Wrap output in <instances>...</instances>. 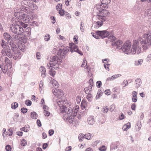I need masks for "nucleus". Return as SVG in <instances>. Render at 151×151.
Masks as SVG:
<instances>
[{
    "instance_id": "obj_1",
    "label": "nucleus",
    "mask_w": 151,
    "mask_h": 151,
    "mask_svg": "<svg viewBox=\"0 0 151 151\" xmlns=\"http://www.w3.org/2000/svg\"><path fill=\"white\" fill-rule=\"evenodd\" d=\"M79 108V106L76 105L74 110L70 107L68 108V111L65 116H66V119L69 120V122L71 123L75 120Z\"/></svg>"
},
{
    "instance_id": "obj_2",
    "label": "nucleus",
    "mask_w": 151,
    "mask_h": 151,
    "mask_svg": "<svg viewBox=\"0 0 151 151\" xmlns=\"http://www.w3.org/2000/svg\"><path fill=\"white\" fill-rule=\"evenodd\" d=\"M141 51L140 42L138 40H134L132 47V54L137 53L138 54L141 52Z\"/></svg>"
},
{
    "instance_id": "obj_3",
    "label": "nucleus",
    "mask_w": 151,
    "mask_h": 151,
    "mask_svg": "<svg viewBox=\"0 0 151 151\" xmlns=\"http://www.w3.org/2000/svg\"><path fill=\"white\" fill-rule=\"evenodd\" d=\"M10 28L13 32L18 35H21L23 32H28V30H27V29H24L22 27L17 24H12L10 25Z\"/></svg>"
},
{
    "instance_id": "obj_4",
    "label": "nucleus",
    "mask_w": 151,
    "mask_h": 151,
    "mask_svg": "<svg viewBox=\"0 0 151 151\" xmlns=\"http://www.w3.org/2000/svg\"><path fill=\"white\" fill-rule=\"evenodd\" d=\"M131 43L129 40L126 41L122 46L121 47V49L123 52L126 54H128L131 53L132 54V49H131Z\"/></svg>"
},
{
    "instance_id": "obj_5",
    "label": "nucleus",
    "mask_w": 151,
    "mask_h": 151,
    "mask_svg": "<svg viewBox=\"0 0 151 151\" xmlns=\"http://www.w3.org/2000/svg\"><path fill=\"white\" fill-rule=\"evenodd\" d=\"M91 34L92 36L96 39H99L100 37L101 38H104L106 37L109 35V33L106 30L100 31H97L96 32V33H92Z\"/></svg>"
},
{
    "instance_id": "obj_6",
    "label": "nucleus",
    "mask_w": 151,
    "mask_h": 151,
    "mask_svg": "<svg viewBox=\"0 0 151 151\" xmlns=\"http://www.w3.org/2000/svg\"><path fill=\"white\" fill-rule=\"evenodd\" d=\"M51 59L52 61H50L49 63L47 64V67L48 68L53 67L55 69H57L58 66V57L56 56H54L52 57Z\"/></svg>"
},
{
    "instance_id": "obj_7",
    "label": "nucleus",
    "mask_w": 151,
    "mask_h": 151,
    "mask_svg": "<svg viewBox=\"0 0 151 151\" xmlns=\"http://www.w3.org/2000/svg\"><path fill=\"white\" fill-rule=\"evenodd\" d=\"M12 49L14 52L13 54H12V56L14 59L16 60L18 58H20V56L22 55V52L20 51L18 49V48L16 47V46L13 45L12 47Z\"/></svg>"
},
{
    "instance_id": "obj_8",
    "label": "nucleus",
    "mask_w": 151,
    "mask_h": 151,
    "mask_svg": "<svg viewBox=\"0 0 151 151\" xmlns=\"http://www.w3.org/2000/svg\"><path fill=\"white\" fill-rule=\"evenodd\" d=\"M109 13L108 11L106 10H104L102 11H99L96 15V17L97 18H100L101 19H106V16L109 15Z\"/></svg>"
},
{
    "instance_id": "obj_9",
    "label": "nucleus",
    "mask_w": 151,
    "mask_h": 151,
    "mask_svg": "<svg viewBox=\"0 0 151 151\" xmlns=\"http://www.w3.org/2000/svg\"><path fill=\"white\" fill-rule=\"evenodd\" d=\"M69 45V51H70L71 52H73L74 51L77 52L81 55H83V52L79 50L78 47L73 42L70 43Z\"/></svg>"
},
{
    "instance_id": "obj_10",
    "label": "nucleus",
    "mask_w": 151,
    "mask_h": 151,
    "mask_svg": "<svg viewBox=\"0 0 151 151\" xmlns=\"http://www.w3.org/2000/svg\"><path fill=\"white\" fill-rule=\"evenodd\" d=\"M69 50V48L68 47H64L63 49H60L58 51V54L61 57L63 58Z\"/></svg>"
},
{
    "instance_id": "obj_11",
    "label": "nucleus",
    "mask_w": 151,
    "mask_h": 151,
    "mask_svg": "<svg viewBox=\"0 0 151 151\" xmlns=\"http://www.w3.org/2000/svg\"><path fill=\"white\" fill-rule=\"evenodd\" d=\"M96 18V21L93 23V26L95 28L98 29L103 25L104 22L105 20L104 19H102L100 18Z\"/></svg>"
},
{
    "instance_id": "obj_12",
    "label": "nucleus",
    "mask_w": 151,
    "mask_h": 151,
    "mask_svg": "<svg viewBox=\"0 0 151 151\" xmlns=\"http://www.w3.org/2000/svg\"><path fill=\"white\" fill-rule=\"evenodd\" d=\"M14 15L17 18L20 20L23 19L25 23L27 22L26 19H25V15L23 12L21 11L19 12H15L14 14Z\"/></svg>"
},
{
    "instance_id": "obj_13",
    "label": "nucleus",
    "mask_w": 151,
    "mask_h": 151,
    "mask_svg": "<svg viewBox=\"0 0 151 151\" xmlns=\"http://www.w3.org/2000/svg\"><path fill=\"white\" fill-rule=\"evenodd\" d=\"M9 48V47H6L5 48L2 50L1 52L4 56L6 55L9 58H11L12 56V53L11 52V50Z\"/></svg>"
},
{
    "instance_id": "obj_14",
    "label": "nucleus",
    "mask_w": 151,
    "mask_h": 151,
    "mask_svg": "<svg viewBox=\"0 0 151 151\" xmlns=\"http://www.w3.org/2000/svg\"><path fill=\"white\" fill-rule=\"evenodd\" d=\"M52 92L56 97H61L63 95V91L60 89L55 88L52 90Z\"/></svg>"
},
{
    "instance_id": "obj_15",
    "label": "nucleus",
    "mask_w": 151,
    "mask_h": 151,
    "mask_svg": "<svg viewBox=\"0 0 151 151\" xmlns=\"http://www.w3.org/2000/svg\"><path fill=\"white\" fill-rule=\"evenodd\" d=\"M57 102L59 107L66 105V104H69L67 103V100L63 98L57 99Z\"/></svg>"
},
{
    "instance_id": "obj_16",
    "label": "nucleus",
    "mask_w": 151,
    "mask_h": 151,
    "mask_svg": "<svg viewBox=\"0 0 151 151\" xmlns=\"http://www.w3.org/2000/svg\"><path fill=\"white\" fill-rule=\"evenodd\" d=\"M141 44L143 50H147L148 47L151 46V44L148 43V42L145 40H143L141 42Z\"/></svg>"
},
{
    "instance_id": "obj_17",
    "label": "nucleus",
    "mask_w": 151,
    "mask_h": 151,
    "mask_svg": "<svg viewBox=\"0 0 151 151\" xmlns=\"http://www.w3.org/2000/svg\"><path fill=\"white\" fill-rule=\"evenodd\" d=\"M7 66L5 63H2L1 65L0 64V74L3 72L4 73H6L7 70Z\"/></svg>"
},
{
    "instance_id": "obj_18",
    "label": "nucleus",
    "mask_w": 151,
    "mask_h": 151,
    "mask_svg": "<svg viewBox=\"0 0 151 151\" xmlns=\"http://www.w3.org/2000/svg\"><path fill=\"white\" fill-rule=\"evenodd\" d=\"M143 37L144 40L147 42L148 43L151 45V33L144 34Z\"/></svg>"
},
{
    "instance_id": "obj_19",
    "label": "nucleus",
    "mask_w": 151,
    "mask_h": 151,
    "mask_svg": "<svg viewBox=\"0 0 151 151\" xmlns=\"http://www.w3.org/2000/svg\"><path fill=\"white\" fill-rule=\"evenodd\" d=\"M70 106L69 104H66V105L62 106L60 107V111L61 113H67L68 111L67 108Z\"/></svg>"
},
{
    "instance_id": "obj_20",
    "label": "nucleus",
    "mask_w": 151,
    "mask_h": 151,
    "mask_svg": "<svg viewBox=\"0 0 151 151\" xmlns=\"http://www.w3.org/2000/svg\"><path fill=\"white\" fill-rule=\"evenodd\" d=\"M18 49L21 52H24L26 50V47L25 45L21 42L17 44Z\"/></svg>"
},
{
    "instance_id": "obj_21",
    "label": "nucleus",
    "mask_w": 151,
    "mask_h": 151,
    "mask_svg": "<svg viewBox=\"0 0 151 151\" xmlns=\"http://www.w3.org/2000/svg\"><path fill=\"white\" fill-rule=\"evenodd\" d=\"M41 76L42 77L44 78L46 76V72L45 68L43 66H41L39 68Z\"/></svg>"
},
{
    "instance_id": "obj_22",
    "label": "nucleus",
    "mask_w": 151,
    "mask_h": 151,
    "mask_svg": "<svg viewBox=\"0 0 151 151\" xmlns=\"http://www.w3.org/2000/svg\"><path fill=\"white\" fill-rule=\"evenodd\" d=\"M123 43V41L121 40H118L112 43L113 46H116V48L120 47Z\"/></svg>"
},
{
    "instance_id": "obj_23",
    "label": "nucleus",
    "mask_w": 151,
    "mask_h": 151,
    "mask_svg": "<svg viewBox=\"0 0 151 151\" xmlns=\"http://www.w3.org/2000/svg\"><path fill=\"white\" fill-rule=\"evenodd\" d=\"M106 6V5L102 3V4H96V7L98 10L99 11H101L104 10Z\"/></svg>"
},
{
    "instance_id": "obj_24",
    "label": "nucleus",
    "mask_w": 151,
    "mask_h": 151,
    "mask_svg": "<svg viewBox=\"0 0 151 151\" xmlns=\"http://www.w3.org/2000/svg\"><path fill=\"white\" fill-rule=\"evenodd\" d=\"M3 35L6 40H7L8 42H9V41H12V37L8 33L5 32L4 34Z\"/></svg>"
},
{
    "instance_id": "obj_25",
    "label": "nucleus",
    "mask_w": 151,
    "mask_h": 151,
    "mask_svg": "<svg viewBox=\"0 0 151 151\" xmlns=\"http://www.w3.org/2000/svg\"><path fill=\"white\" fill-rule=\"evenodd\" d=\"M81 137L82 138L85 137L86 139H90L91 137V135L89 133H87L85 135H84L82 134L81 135L80 134L79 137V139H80Z\"/></svg>"
},
{
    "instance_id": "obj_26",
    "label": "nucleus",
    "mask_w": 151,
    "mask_h": 151,
    "mask_svg": "<svg viewBox=\"0 0 151 151\" xmlns=\"http://www.w3.org/2000/svg\"><path fill=\"white\" fill-rule=\"evenodd\" d=\"M88 102L84 100H83L81 103V108L83 110L85 109L88 106Z\"/></svg>"
},
{
    "instance_id": "obj_27",
    "label": "nucleus",
    "mask_w": 151,
    "mask_h": 151,
    "mask_svg": "<svg viewBox=\"0 0 151 151\" xmlns=\"http://www.w3.org/2000/svg\"><path fill=\"white\" fill-rule=\"evenodd\" d=\"M87 121L88 124L90 125H93L95 123V121L93 117L90 116L88 118Z\"/></svg>"
},
{
    "instance_id": "obj_28",
    "label": "nucleus",
    "mask_w": 151,
    "mask_h": 151,
    "mask_svg": "<svg viewBox=\"0 0 151 151\" xmlns=\"http://www.w3.org/2000/svg\"><path fill=\"white\" fill-rule=\"evenodd\" d=\"M27 36H24L22 37L19 38V41H22L23 43H25L28 41Z\"/></svg>"
},
{
    "instance_id": "obj_29",
    "label": "nucleus",
    "mask_w": 151,
    "mask_h": 151,
    "mask_svg": "<svg viewBox=\"0 0 151 151\" xmlns=\"http://www.w3.org/2000/svg\"><path fill=\"white\" fill-rule=\"evenodd\" d=\"M92 87L91 86H89L88 87H86L84 88V91L86 94L90 93L92 91Z\"/></svg>"
},
{
    "instance_id": "obj_30",
    "label": "nucleus",
    "mask_w": 151,
    "mask_h": 151,
    "mask_svg": "<svg viewBox=\"0 0 151 151\" xmlns=\"http://www.w3.org/2000/svg\"><path fill=\"white\" fill-rule=\"evenodd\" d=\"M135 86L137 88L139 87L141 84V80L140 78H137L135 80Z\"/></svg>"
},
{
    "instance_id": "obj_31",
    "label": "nucleus",
    "mask_w": 151,
    "mask_h": 151,
    "mask_svg": "<svg viewBox=\"0 0 151 151\" xmlns=\"http://www.w3.org/2000/svg\"><path fill=\"white\" fill-rule=\"evenodd\" d=\"M52 83L53 86L55 88H57L58 87L59 84L56 81L53 80L52 81Z\"/></svg>"
},
{
    "instance_id": "obj_32",
    "label": "nucleus",
    "mask_w": 151,
    "mask_h": 151,
    "mask_svg": "<svg viewBox=\"0 0 151 151\" xmlns=\"http://www.w3.org/2000/svg\"><path fill=\"white\" fill-rule=\"evenodd\" d=\"M29 6L30 7V9L32 10L37 9V6L34 3H30Z\"/></svg>"
},
{
    "instance_id": "obj_33",
    "label": "nucleus",
    "mask_w": 151,
    "mask_h": 151,
    "mask_svg": "<svg viewBox=\"0 0 151 151\" xmlns=\"http://www.w3.org/2000/svg\"><path fill=\"white\" fill-rule=\"evenodd\" d=\"M130 122H128L123 126L122 129L124 131L127 130L130 127Z\"/></svg>"
},
{
    "instance_id": "obj_34",
    "label": "nucleus",
    "mask_w": 151,
    "mask_h": 151,
    "mask_svg": "<svg viewBox=\"0 0 151 151\" xmlns=\"http://www.w3.org/2000/svg\"><path fill=\"white\" fill-rule=\"evenodd\" d=\"M50 70L49 71L50 74L52 76L54 77L55 74V71L53 70L54 69H55L53 67H50L49 68Z\"/></svg>"
},
{
    "instance_id": "obj_35",
    "label": "nucleus",
    "mask_w": 151,
    "mask_h": 151,
    "mask_svg": "<svg viewBox=\"0 0 151 151\" xmlns=\"http://www.w3.org/2000/svg\"><path fill=\"white\" fill-rule=\"evenodd\" d=\"M31 115V117L33 119H36L38 117V115L34 111L32 112Z\"/></svg>"
},
{
    "instance_id": "obj_36",
    "label": "nucleus",
    "mask_w": 151,
    "mask_h": 151,
    "mask_svg": "<svg viewBox=\"0 0 151 151\" xmlns=\"http://www.w3.org/2000/svg\"><path fill=\"white\" fill-rule=\"evenodd\" d=\"M18 104L17 102H15L11 104V107L12 109H15L18 106Z\"/></svg>"
},
{
    "instance_id": "obj_37",
    "label": "nucleus",
    "mask_w": 151,
    "mask_h": 151,
    "mask_svg": "<svg viewBox=\"0 0 151 151\" xmlns=\"http://www.w3.org/2000/svg\"><path fill=\"white\" fill-rule=\"evenodd\" d=\"M87 94L86 96V98L89 101H91L92 100L93 98L92 95L91 93Z\"/></svg>"
},
{
    "instance_id": "obj_38",
    "label": "nucleus",
    "mask_w": 151,
    "mask_h": 151,
    "mask_svg": "<svg viewBox=\"0 0 151 151\" xmlns=\"http://www.w3.org/2000/svg\"><path fill=\"white\" fill-rule=\"evenodd\" d=\"M11 37H12V39H13V40L16 41L19 40V38H20V37L17 35H13Z\"/></svg>"
},
{
    "instance_id": "obj_39",
    "label": "nucleus",
    "mask_w": 151,
    "mask_h": 151,
    "mask_svg": "<svg viewBox=\"0 0 151 151\" xmlns=\"http://www.w3.org/2000/svg\"><path fill=\"white\" fill-rule=\"evenodd\" d=\"M78 36L77 35H76L74 36L73 40L75 44H78Z\"/></svg>"
},
{
    "instance_id": "obj_40",
    "label": "nucleus",
    "mask_w": 151,
    "mask_h": 151,
    "mask_svg": "<svg viewBox=\"0 0 151 151\" xmlns=\"http://www.w3.org/2000/svg\"><path fill=\"white\" fill-rule=\"evenodd\" d=\"M106 149V147L105 145H103L99 148V150L100 151H105Z\"/></svg>"
},
{
    "instance_id": "obj_41",
    "label": "nucleus",
    "mask_w": 151,
    "mask_h": 151,
    "mask_svg": "<svg viewBox=\"0 0 151 151\" xmlns=\"http://www.w3.org/2000/svg\"><path fill=\"white\" fill-rule=\"evenodd\" d=\"M58 13L61 16H63L65 14V13L66 12L63 9H60V10L58 11Z\"/></svg>"
},
{
    "instance_id": "obj_42",
    "label": "nucleus",
    "mask_w": 151,
    "mask_h": 151,
    "mask_svg": "<svg viewBox=\"0 0 151 151\" xmlns=\"http://www.w3.org/2000/svg\"><path fill=\"white\" fill-rule=\"evenodd\" d=\"M50 38V36L48 34H47L44 37V40L45 41H49Z\"/></svg>"
},
{
    "instance_id": "obj_43",
    "label": "nucleus",
    "mask_w": 151,
    "mask_h": 151,
    "mask_svg": "<svg viewBox=\"0 0 151 151\" xmlns=\"http://www.w3.org/2000/svg\"><path fill=\"white\" fill-rule=\"evenodd\" d=\"M62 6L61 4H58L56 6V9L57 11H59L62 9Z\"/></svg>"
},
{
    "instance_id": "obj_44",
    "label": "nucleus",
    "mask_w": 151,
    "mask_h": 151,
    "mask_svg": "<svg viewBox=\"0 0 151 151\" xmlns=\"http://www.w3.org/2000/svg\"><path fill=\"white\" fill-rule=\"evenodd\" d=\"M110 1V0H102L101 2L102 4L106 5V4H109Z\"/></svg>"
},
{
    "instance_id": "obj_45",
    "label": "nucleus",
    "mask_w": 151,
    "mask_h": 151,
    "mask_svg": "<svg viewBox=\"0 0 151 151\" xmlns=\"http://www.w3.org/2000/svg\"><path fill=\"white\" fill-rule=\"evenodd\" d=\"M31 99L32 101L37 102L38 100V98H36L34 95H32L31 97Z\"/></svg>"
},
{
    "instance_id": "obj_46",
    "label": "nucleus",
    "mask_w": 151,
    "mask_h": 151,
    "mask_svg": "<svg viewBox=\"0 0 151 151\" xmlns=\"http://www.w3.org/2000/svg\"><path fill=\"white\" fill-rule=\"evenodd\" d=\"M21 25L22 27V28L24 29H25L28 26V24H25V23H22ZM28 27H27L26 29H27V30L28 31Z\"/></svg>"
},
{
    "instance_id": "obj_47",
    "label": "nucleus",
    "mask_w": 151,
    "mask_h": 151,
    "mask_svg": "<svg viewBox=\"0 0 151 151\" xmlns=\"http://www.w3.org/2000/svg\"><path fill=\"white\" fill-rule=\"evenodd\" d=\"M21 145L23 146H25L27 144V142L25 139H22L21 142Z\"/></svg>"
},
{
    "instance_id": "obj_48",
    "label": "nucleus",
    "mask_w": 151,
    "mask_h": 151,
    "mask_svg": "<svg viewBox=\"0 0 151 151\" xmlns=\"http://www.w3.org/2000/svg\"><path fill=\"white\" fill-rule=\"evenodd\" d=\"M65 15L67 19H70L71 18V15L67 12H66Z\"/></svg>"
},
{
    "instance_id": "obj_49",
    "label": "nucleus",
    "mask_w": 151,
    "mask_h": 151,
    "mask_svg": "<svg viewBox=\"0 0 151 151\" xmlns=\"http://www.w3.org/2000/svg\"><path fill=\"white\" fill-rule=\"evenodd\" d=\"M30 18L31 19H37V15L31 14L30 15Z\"/></svg>"
},
{
    "instance_id": "obj_50",
    "label": "nucleus",
    "mask_w": 151,
    "mask_h": 151,
    "mask_svg": "<svg viewBox=\"0 0 151 151\" xmlns=\"http://www.w3.org/2000/svg\"><path fill=\"white\" fill-rule=\"evenodd\" d=\"M21 110L22 113L24 114L27 112L28 109L25 108L23 107L21 109Z\"/></svg>"
},
{
    "instance_id": "obj_51",
    "label": "nucleus",
    "mask_w": 151,
    "mask_h": 151,
    "mask_svg": "<svg viewBox=\"0 0 151 151\" xmlns=\"http://www.w3.org/2000/svg\"><path fill=\"white\" fill-rule=\"evenodd\" d=\"M103 112L104 113H107L109 110V108L107 106L103 107Z\"/></svg>"
},
{
    "instance_id": "obj_52",
    "label": "nucleus",
    "mask_w": 151,
    "mask_h": 151,
    "mask_svg": "<svg viewBox=\"0 0 151 151\" xmlns=\"http://www.w3.org/2000/svg\"><path fill=\"white\" fill-rule=\"evenodd\" d=\"M11 147L10 145H8L5 147V149L6 151H11Z\"/></svg>"
},
{
    "instance_id": "obj_53",
    "label": "nucleus",
    "mask_w": 151,
    "mask_h": 151,
    "mask_svg": "<svg viewBox=\"0 0 151 151\" xmlns=\"http://www.w3.org/2000/svg\"><path fill=\"white\" fill-rule=\"evenodd\" d=\"M86 65L87 61L86 60H85V59H84L83 63L81 65V67H84Z\"/></svg>"
},
{
    "instance_id": "obj_54",
    "label": "nucleus",
    "mask_w": 151,
    "mask_h": 151,
    "mask_svg": "<svg viewBox=\"0 0 151 151\" xmlns=\"http://www.w3.org/2000/svg\"><path fill=\"white\" fill-rule=\"evenodd\" d=\"M44 115L46 116H49L50 114V112L48 111L47 110H45L43 112Z\"/></svg>"
},
{
    "instance_id": "obj_55",
    "label": "nucleus",
    "mask_w": 151,
    "mask_h": 151,
    "mask_svg": "<svg viewBox=\"0 0 151 151\" xmlns=\"http://www.w3.org/2000/svg\"><path fill=\"white\" fill-rule=\"evenodd\" d=\"M143 62V60L142 59H140L138 60V61H136V65H141Z\"/></svg>"
},
{
    "instance_id": "obj_56",
    "label": "nucleus",
    "mask_w": 151,
    "mask_h": 151,
    "mask_svg": "<svg viewBox=\"0 0 151 151\" xmlns=\"http://www.w3.org/2000/svg\"><path fill=\"white\" fill-rule=\"evenodd\" d=\"M83 26L84 23L82 22H81L80 26V29L81 31L82 32H84L85 30L84 28L83 27Z\"/></svg>"
},
{
    "instance_id": "obj_57",
    "label": "nucleus",
    "mask_w": 151,
    "mask_h": 151,
    "mask_svg": "<svg viewBox=\"0 0 151 151\" xmlns=\"http://www.w3.org/2000/svg\"><path fill=\"white\" fill-rule=\"evenodd\" d=\"M102 85L101 82L100 81H98L96 82V86L98 88H100Z\"/></svg>"
},
{
    "instance_id": "obj_58",
    "label": "nucleus",
    "mask_w": 151,
    "mask_h": 151,
    "mask_svg": "<svg viewBox=\"0 0 151 151\" xmlns=\"http://www.w3.org/2000/svg\"><path fill=\"white\" fill-rule=\"evenodd\" d=\"M1 46L3 47V49L5 48L6 47H8V46L6 45V44L5 43V42L3 40H2Z\"/></svg>"
},
{
    "instance_id": "obj_59",
    "label": "nucleus",
    "mask_w": 151,
    "mask_h": 151,
    "mask_svg": "<svg viewBox=\"0 0 151 151\" xmlns=\"http://www.w3.org/2000/svg\"><path fill=\"white\" fill-rule=\"evenodd\" d=\"M128 84V82L127 80H124L123 81V83H122V85L124 86L125 87Z\"/></svg>"
},
{
    "instance_id": "obj_60",
    "label": "nucleus",
    "mask_w": 151,
    "mask_h": 151,
    "mask_svg": "<svg viewBox=\"0 0 151 151\" xmlns=\"http://www.w3.org/2000/svg\"><path fill=\"white\" fill-rule=\"evenodd\" d=\"M132 101L134 102H137V96H132Z\"/></svg>"
},
{
    "instance_id": "obj_61",
    "label": "nucleus",
    "mask_w": 151,
    "mask_h": 151,
    "mask_svg": "<svg viewBox=\"0 0 151 151\" xmlns=\"http://www.w3.org/2000/svg\"><path fill=\"white\" fill-rule=\"evenodd\" d=\"M136 105L135 104H132L131 106V108L132 110L135 111L136 110Z\"/></svg>"
},
{
    "instance_id": "obj_62",
    "label": "nucleus",
    "mask_w": 151,
    "mask_h": 151,
    "mask_svg": "<svg viewBox=\"0 0 151 151\" xmlns=\"http://www.w3.org/2000/svg\"><path fill=\"white\" fill-rule=\"evenodd\" d=\"M105 93L107 95H109L111 93V92L109 90H106L105 91Z\"/></svg>"
},
{
    "instance_id": "obj_63",
    "label": "nucleus",
    "mask_w": 151,
    "mask_h": 151,
    "mask_svg": "<svg viewBox=\"0 0 151 151\" xmlns=\"http://www.w3.org/2000/svg\"><path fill=\"white\" fill-rule=\"evenodd\" d=\"M90 86H93V79L92 78H91L89 79V81Z\"/></svg>"
},
{
    "instance_id": "obj_64",
    "label": "nucleus",
    "mask_w": 151,
    "mask_h": 151,
    "mask_svg": "<svg viewBox=\"0 0 151 151\" xmlns=\"http://www.w3.org/2000/svg\"><path fill=\"white\" fill-rule=\"evenodd\" d=\"M54 133V131L52 129H50L49 131V134L50 136L52 135Z\"/></svg>"
}]
</instances>
